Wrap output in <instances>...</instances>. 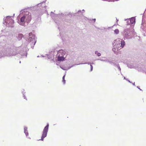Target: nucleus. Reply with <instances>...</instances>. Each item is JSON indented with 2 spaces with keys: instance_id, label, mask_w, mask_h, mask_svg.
Here are the masks:
<instances>
[{
  "instance_id": "7c9ffc66",
  "label": "nucleus",
  "mask_w": 146,
  "mask_h": 146,
  "mask_svg": "<svg viewBox=\"0 0 146 146\" xmlns=\"http://www.w3.org/2000/svg\"><path fill=\"white\" fill-rule=\"evenodd\" d=\"M39 19L40 20H40H41V19H40V18H39Z\"/></svg>"
},
{
  "instance_id": "0eeeda50",
  "label": "nucleus",
  "mask_w": 146,
  "mask_h": 146,
  "mask_svg": "<svg viewBox=\"0 0 146 146\" xmlns=\"http://www.w3.org/2000/svg\"><path fill=\"white\" fill-rule=\"evenodd\" d=\"M29 40L31 41H32L33 39L35 38V35H33L31 33H30L29 34Z\"/></svg>"
},
{
  "instance_id": "2eb2a0df",
  "label": "nucleus",
  "mask_w": 146,
  "mask_h": 146,
  "mask_svg": "<svg viewBox=\"0 0 146 146\" xmlns=\"http://www.w3.org/2000/svg\"><path fill=\"white\" fill-rule=\"evenodd\" d=\"M100 60L101 61H104L105 62H108V61H109V60L108 59H106L105 60L100 59Z\"/></svg>"
},
{
  "instance_id": "4c0bfd02",
  "label": "nucleus",
  "mask_w": 146,
  "mask_h": 146,
  "mask_svg": "<svg viewBox=\"0 0 146 146\" xmlns=\"http://www.w3.org/2000/svg\"><path fill=\"white\" fill-rule=\"evenodd\" d=\"M121 75H122V74L121 73Z\"/></svg>"
},
{
  "instance_id": "9d476101",
  "label": "nucleus",
  "mask_w": 146,
  "mask_h": 146,
  "mask_svg": "<svg viewBox=\"0 0 146 146\" xmlns=\"http://www.w3.org/2000/svg\"><path fill=\"white\" fill-rule=\"evenodd\" d=\"M73 66V65H72L71 66L69 67L68 68H65V67H62L61 66H60V67L61 68H62V69H63L64 70H67L68 69H70L71 67H72Z\"/></svg>"
},
{
  "instance_id": "58836bf2",
  "label": "nucleus",
  "mask_w": 146,
  "mask_h": 146,
  "mask_svg": "<svg viewBox=\"0 0 146 146\" xmlns=\"http://www.w3.org/2000/svg\"><path fill=\"white\" fill-rule=\"evenodd\" d=\"M39 57L38 56H37V57Z\"/></svg>"
},
{
  "instance_id": "393cba45",
  "label": "nucleus",
  "mask_w": 146,
  "mask_h": 146,
  "mask_svg": "<svg viewBox=\"0 0 146 146\" xmlns=\"http://www.w3.org/2000/svg\"><path fill=\"white\" fill-rule=\"evenodd\" d=\"M132 84H133V85L134 86H135V82H134L133 83H132Z\"/></svg>"
},
{
  "instance_id": "f3484780",
  "label": "nucleus",
  "mask_w": 146,
  "mask_h": 146,
  "mask_svg": "<svg viewBox=\"0 0 146 146\" xmlns=\"http://www.w3.org/2000/svg\"><path fill=\"white\" fill-rule=\"evenodd\" d=\"M55 15V14H54L52 12H51V14H50V15L51 17H54V15Z\"/></svg>"
},
{
  "instance_id": "5701e85b",
  "label": "nucleus",
  "mask_w": 146,
  "mask_h": 146,
  "mask_svg": "<svg viewBox=\"0 0 146 146\" xmlns=\"http://www.w3.org/2000/svg\"><path fill=\"white\" fill-rule=\"evenodd\" d=\"M98 53V51H96L95 52V54H97V53Z\"/></svg>"
},
{
  "instance_id": "c756f323",
  "label": "nucleus",
  "mask_w": 146,
  "mask_h": 146,
  "mask_svg": "<svg viewBox=\"0 0 146 146\" xmlns=\"http://www.w3.org/2000/svg\"><path fill=\"white\" fill-rule=\"evenodd\" d=\"M20 36H22V35H21V34H20Z\"/></svg>"
},
{
  "instance_id": "dca6fc26",
  "label": "nucleus",
  "mask_w": 146,
  "mask_h": 146,
  "mask_svg": "<svg viewBox=\"0 0 146 146\" xmlns=\"http://www.w3.org/2000/svg\"><path fill=\"white\" fill-rule=\"evenodd\" d=\"M46 55L47 56L48 58V59H53V56H48L47 55Z\"/></svg>"
},
{
  "instance_id": "c85d7f7f",
  "label": "nucleus",
  "mask_w": 146,
  "mask_h": 146,
  "mask_svg": "<svg viewBox=\"0 0 146 146\" xmlns=\"http://www.w3.org/2000/svg\"><path fill=\"white\" fill-rule=\"evenodd\" d=\"M124 79H125V80H127V79H126V78H125V77H124Z\"/></svg>"
},
{
  "instance_id": "aec40b11",
  "label": "nucleus",
  "mask_w": 146,
  "mask_h": 146,
  "mask_svg": "<svg viewBox=\"0 0 146 146\" xmlns=\"http://www.w3.org/2000/svg\"><path fill=\"white\" fill-rule=\"evenodd\" d=\"M97 55L98 56H101V54L100 52H98V53H97Z\"/></svg>"
},
{
  "instance_id": "2f4dec72",
  "label": "nucleus",
  "mask_w": 146,
  "mask_h": 146,
  "mask_svg": "<svg viewBox=\"0 0 146 146\" xmlns=\"http://www.w3.org/2000/svg\"><path fill=\"white\" fill-rule=\"evenodd\" d=\"M30 19L28 21V22H29V21H30Z\"/></svg>"
},
{
  "instance_id": "4468645a",
  "label": "nucleus",
  "mask_w": 146,
  "mask_h": 146,
  "mask_svg": "<svg viewBox=\"0 0 146 146\" xmlns=\"http://www.w3.org/2000/svg\"><path fill=\"white\" fill-rule=\"evenodd\" d=\"M115 66L118 69L119 71L121 72V68H120L119 65V64H116Z\"/></svg>"
},
{
  "instance_id": "423d86ee",
  "label": "nucleus",
  "mask_w": 146,
  "mask_h": 146,
  "mask_svg": "<svg viewBox=\"0 0 146 146\" xmlns=\"http://www.w3.org/2000/svg\"><path fill=\"white\" fill-rule=\"evenodd\" d=\"M27 16V15H23L21 17L20 19V22L19 24L21 25H23V24L25 23V21L26 19V18Z\"/></svg>"
},
{
  "instance_id": "bb28decb",
  "label": "nucleus",
  "mask_w": 146,
  "mask_h": 146,
  "mask_svg": "<svg viewBox=\"0 0 146 146\" xmlns=\"http://www.w3.org/2000/svg\"><path fill=\"white\" fill-rule=\"evenodd\" d=\"M137 87L138 89H139L140 90H142L141 89H140V88H139L138 86H137Z\"/></svg>"
},
{
  "instance_id": "cd10ccee",
  "label": "nucleus",
  "mask_w": 146,
  "mask_h": 146,
  "mask_svg": "<svg viewBox=\"0 0 146 146\" xmlns=\"http://www.w3.org/2000/svg\"><path fill=\"white\" fill-rule=\"evenodd\" d=\"M130 83H132L129 80H127Z\"/></svg>"
},
{
  "instance_id": "c9c22d12",
  "label": "nucleus",
  "mask_w": 146,
  "mask_h": 146,
  "mask_svg": "<svg viewBox=\"0 0 146 146\" xmlns=\"http://www.w3.org/2000/svg\"><path fill=\"white\" fill-rule=\"evenodd\" d=\"M82 11H84V9H83V10H82Z\"/></svg>"
},
{
  "instance_id": "6e6552de",
  "label": "nucleus",
  "mask_w": 146,
  "mask_h": 146,
  "mask_svg": "<svg viewBox=\"0 0 146 146\" xmlns=\"http://www.w3.org/2000/svg\"><path fill=\"white\" fill-rule=\"evenodd\" d=\"M90 64V71H92L93 70V66L92 65V64H94V63L93 62L92 63H90V62H85V63H81L80 64ZM80 64H77V65H79Z\"/></svg>"
},
{
  "instance_id": "f03ea898",
  "label": "nucleus",
  "mask_w": 146,
  "mask_h": 146,
  "mask_svg": "<svg viewBox=\"0 0 146 146\" xmlns=\"http://www.w3.org/2000/svg\"><path fill=\"white\" fill-rule=\"evenodd\" d=\"M125 44V42L122 39L117 38L114 40L113 43L112 50L114 52H116L118 50L123 48Z\"/></svg>"
},
{
  "instance_id": "a211bd4d",
  "label": "nucleus",
  "mask_w": 146,
  "mask_h": 146,
  "mask_svg": "<svg viewBox=\"0 0 146 146\" xmlns=\"http://www.w3.org/2000/svg\"><path fill=\"white\" fill-rule=\"evenodd\" d=\"M141 29L142 30H144V26L143 25V23H142L141 24Z\"/></svg>"
},
{
  "instance_id": "b1692460",
  "label": "nucleus",
  "mask_w": 146,
  "mask_h": 146,
  "mask_svg": "<svg viewBox=\"0 0 146 146\" xmlns=\"http://www.w3.org/2000/svg\"><path fill=\"white\" fill-rule=\"evenodd\" d=\"M93 20H94V22H95L96 21V19H92Z\"/></svg>"
},
{
  "instance_id": "a878e982",
  "label": "nucleus",
  "mask_w": 146,
  "mask_h": 146,
  "mask_svg": "<svg viewBox=\"0 0 146 146\" xmlns=\"http://www.w3.org/2000/svg\"><path fill=\"white\" fill-rule=\"evenodd\" d=\"M81 12V11L80 10L78 11V13H80V12Z\"/></svg>"
},
{
  "instance_id": "412c9836",
  "label": "nucleus",
  "mask_w": 146,
  "mask_h": 146,
  "mask_svg": "<svg viewBox=\"0 0 146 146\" xmlns=\"http://www.w3.org/2000/svg\"><path fill=\"white\" fill-rule=\"evenodd\" d=\"M62 82H63L64 84H65V83L66 81L65 79L62 80Z\"/></svg>"
},
{
  "instance_id": "ddd939ff",
  "label": "nucleus",
  "mask_w": 146,
  "mask_h": 146,
  "mask_svg": "<svg viewBox=\"0 0 146 146\" xmlns=\"http://www.w3.org/2000/svg\"><path fill=\"white\" fill-rule=\"evenodd\" d=\"M110 64H111V65H113L114 66H115L116 65V64H115V63L113 62V61H110L109 60V61H108V62Z\"/></svg>"
},
{
  "instance_id": "39448f33",
  "label": "nucleus",
  "mask_w": 146,
  "mask_h": 146,
  "mask_svg": "<svg viewBox=\"0 0 146 146\" xmlns=\"http://www.w3.org/2000/svg\"><path fill=\"white\" fill-rule=\"evenodd\" d=\"M135 19L134 17H132L130 19L128 20L127 21V27H131V24H134L135 23Z\"/></svg>"
},
{
  "instance_id": "f257e3e1",
  "label": "nucleus",
  "mask_w": 146,
  "mask_h": 146,
  "mask_svg": "<svg viewBox=\"0 0 146 146\" xmlns=\"http://www.w3.org/2000/svg\"><path fill=\"white\" fill-rule=\"evenodd\" d=\"M123 38L125 40L132 38L135 35L136 33L133 27H126L121 33Z\"/></svg>"
},
{
  "instance_id": "f704fd0d",
  "label": "nucleus",
  "mask_w": 146,
  "mask_h": 146,
  "mask_svg": "<svg viewBox=\"0 0 146 146\" xmlns=\"http://www.w3.org/2000/svg\"><path fill=\"white\" fill-rule=\"evenodd\" d=\"M41 56H42V57H44V56L43 55H41Z\"/></svg>"
},
{
  "instance_id": "9b49d317",
  "label": "nucleus",
  "mask_w": 146,
  "mask_h": 146,
  "mask_svg": "<svg viewBox=\"0 0 146 146\" xmlns=\"http://www.w3.org/2000/svg\"><path fill=\"white\" fill-rule=\"evenodd\" d=\"M24 132L25 133V134L27 136V135H28L29 134H28V132L27 130V127L25 128Z\"/></svg>"
},
{
  "instance_id": "4be33fe9",
  "label": "nucleus",
  "mask_w": 146,
  "mask_h": 146,
  "mask_svg": "<svg viewBox=\"0 0 146 146\" xmlns=\"http://www.w3.org/2000/svg\"><path fill=\"white\" fill-rule=\"evenodd\" d=\"M65 75H64V76H63V77H62V80L65 79Z\"/></svg>"
},
{
  "instance_id": "f8f14e48",
  "label": "nucleus",
  "mask_w": 146,
  "mask_h": 146,
  "mask_svg": "<svg viewBox=\"0 0 146 146\" xmlns=\"http://www.w3.org/2000/svg\"><path fill=\"white\" fill-rule=\"evenodd\" d=\"M114 32L115 34H118L119 33V30L117 29H116L114 31Z\"/></svg>"
},
{
  "instance_id": "473e14b6",
  "label": "nucleus",
  "mask_w": 146,
  "mask_h": 146,
  "mask_svg": "<svg viewBox=\"0 0 146 146\" xmlns=\"http://www.w3.org/2000/svg\"><path fill=\"white\" fill-rule=\"evenodd\" d=\"M116 20H117V22L118 21V20H117V19H116Z\"/></svg>"
},
{
  "instance_id": "6ab92c4d",
  "label": "nucleus",
  "mask_w": 146,
  "mask_h": 146,
  "mask_svg": "<svg viewBox=\"0 0 146 146\" xmlns=\"http://www.w3.org/2000/svg\"><path fill=\"white\" fill-rule=\"evenodd\" d=\"M9 21H10L11 22V23L12 22V24L14 23V21L12 19H9Z\"/></svg>"
},
{
  "instance_id": "7ed1b4c3",
  "label": "nucleus",
  "mask_w": 146,
  "mask_h": 146,
  "mask_svg": "<svg viewBox=\"0 0 146 146\" xmlns=\"http://www.w3.org/2000/svg\"><path fill=\"white\" fill-rule=\"evenodd\" d=\"M68 54V53L65 51L63 50H59L58 51L56 55L58 57V60L61 61L64 60Z\"/></svg>"
},
{
  "instance_id": "20e7f679",
  "label": "nucleus",
  "mask_w": 146,
  "mask_h": 146,
  "mask_svg": "<svg viewBox=\"0 0 146 146\" xmlns=\"http://www.w3.org/2000/svg\"><path fill=\"white\" fill-rule=\"evenodd\" d=\"M49 124L48 123L47 125L44 128L42 133V135L41 137V139L38 140H41L43 141L44 139L46 137L47 133V132L48 131Z\"/></svg>"
},
{
  "instance_id": "1a4fd4ad",
  "label": "nucleus",
  "mask_w": 146,
  "mask_h": 146,
  "mask_svg": "<svg viewBox=\"0 0 146 146\" xmlns=\"http://www.w3.org/2000/svg\"><path fill=\"white\" fill-rule=\"evenodd\" d=\"M41 5H42V7H45V3L44 1L41 2L40 3L37 4V6H40Z\"/></svg>"
},
{
  "instance_id": "e433bc0d",
  "label": "nucleus",
  "mask_w": 146,
  "mask_h": 146,
  "mask_svg": "<svg viewBox=\"0 0 146 146\" xmlns=\"http://www.w3.org/2000/svg\"><path fill=\"white\" fill-rule=\"evenodd\" d=\"M130 68H133V67H130Z\"/></svg>"
},
{
  "instance_id": "72a5a7b5",
  "label": "nucleus",
  "mask_w": 146,
  "mask_h": 146,
  "mask_svg": "<svg viewBox=\"0 0 146 146\" xmlns=\"http://www.w3.org/2000/svg\"><path fill=\"white\" fill-rule=\"evenodd\" d=\"M87 19V18H86V19H86H86Z\"/></svg>"
}]
</instances>
